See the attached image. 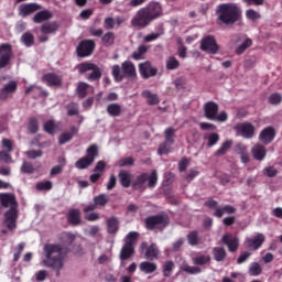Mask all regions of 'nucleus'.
I'll return each mask as SVG.
<instances>
[{"label":"nucleus","instance_id":"680f3d73","mask_svg":"<svg viewBox=\"0 0 282 282\" xmlns=\"http://www.w3.org/2000/svg\"><path fill=\"white\" fill-rule=\"evenodd\" d=\"M52 182L51 181H42L36 184L37 191H52Z\"/></svg>","mask_w":282,"mask_h":282},{"label":"nucleus","instance_id":"a19ab883","mask_svg":"<svg viewBox=\"0 0 282 282\" xmlns=\"http://www.w3.org/2000/svg\"><path fill=\"white\" fill-rule=\"evenodd\" d=\"M112 76L117 83H120V80H122V78H124V73H123L122 68H120L119 65L112 66Z\"/></svg>","mask_w":282,"mask_h":282},{"label":"nucleus","instance_id":"774afa93","mask_svg":"<svg viewBox=\"0 0 282 282\" xmlns=\"http://www.w3.org/2000/svg\"><path fill=\"white\" fill-rule=\"evenodd\" d=\"M208 140V147H215L219 142V135L217 133H210L207 137Z\"/></svg>","mask_w":282,"mask_h":282},{"label":"nucleus","instance_id":"3c124183","mask_svg":"<svg viewBox=\"0 0 282 282\" xmlns=\"http://www.w3.org/2000/svg\"><path fill=\"white\" fill-rule=\"evenodd\" d=\"M164 135H165V142H169V144H174L175 140L173 138H175V129L174 128H167L164 131Z\"/></svg>","mask_w":282,"mask_h":282},{"label":"nucleus","instance_id":"bb28decb","mask_svg":"<svg viewBox=\"0 0 282 282\" xmlns=\"http://www.w3.org/2000/svg\"><path fill=\"white\" fill-rule=\"evenodd\" d=\"M58 23L57 22H47L41 26L42 34H54V32H58Z\"/></svg>","mask_w":282,"mask_h":282},{"label":"nucleus","instance_id":"20e7f679","mask_svg":"<svg viewBox=\"0 0 282 282\" xmlns=\"http://www.w3.org/2000/svg\"><path fill=\"white\" fill-rule=\"evenodd\" d=\"M205 118L207 120H216V122H226L228 113L226 111L219 112V106L215 101H208L204 106Z\"/></svg>","mask_w":282,"mask_h":282},{"label":"nucleus","instance_id":"4be33fe9","mask_svg":"<svg viewBox=\"0 0 282 282\" xmlns=\"http://www.w3.org/2000/svg\"><path fill=\"white\" fill-rule=\"evenodd\" d=\"M234 213H237V209L232 205H225L215 209L214 217L221 218L223 215H234Z\"/></svg>","mask_w":282,"mask_h":282},{"label":"nucleus","instance_id":"49530a36","mask_svg":"<svg viewBox=\"0 0 282 282\" xmlns=\"http://www.w3.org/2000/svg\"><path fill=\"white\" fill-rule=\"evenodd\" d=\"M96 64L94 63H82L77 66L79 74H85L95 69Z\"/></svg>","mask_w":282,"mask_h":282},{"label":"nucleus","instance_id":"f704fd0d","mask_svg":"<svg viewBox=\"0 0 282 282\" xmlns=\"http://www.w3.org/2000/svg\"><path fill=\"white\" fill-rule=\"evenodd\" d=\"M119 223L118 218H110L107 220V230L110 235H115V232H118Z\"/></svg>","mask_w":282,"mask_h":282},{"label":"nucleus","instance_id":"6ab92c4d","mask_svg":"<svg viewBox=\"0 0 282 282\" xmlns=\"http://www.w3.org/2000/svg\"><path fill=\"white\" fill-rule=\"evenodd\" d=\"M41 4L39 3H28V4H22L20 7V14L22 17H30V14H34V12H39L41 10Z\"/></svg>","mask_w":282,"mask_h":282},{"label":"nucleus","instance_id":"4468645a","mask_svg":"<svg viewBox=\"0 0 282 282\" xmlns=\"http://www.w3.org/2000/svg\"><path fill=\"white\" fill-rule=\"evenodd\" d=\"M264 241L265 236L263 234H257L253 238H247L245 243L249 250H259Z\"/></svg>","mask_w":282,"mask_h":282},{"label":"nucleus","instance_id":"69168bd1","mask_svg":"<svg viewBox=\"0 0 282 282\" xmlns=\"http://www.w3.org/2000/svg\"><path fill=\"white\" fill-rule=\"evenodd\" d=\"M44 131H46V133L54 134V131H56V124L54 123V120H48L44 123Z\"/></svg>","mask_w":282,"mask_h":282},{"label":"nucleus","instance_id":"bf43d9fd","mask_svg":"<svg viewBox=\"0 0 282 282\" xmlns=\"http://www.w3.org/2000/svg\"><path fill=\"white\" fill-rule=\"evenodd\" d=\"M148 184L150 188H154L155 184H158V171L154 170L148 175Z\"/></svg>","mask_w":282,"mask_h":282},{"label":"nucleus","instance_id":"603ef678","mask_svg":"<svg viewBox=\"0 0 282 282\" xmlns=\"http://www.w3.org/2000/svg\"><path fill=\"white\" fill-rule=\"evenodd\" d=\"M171 147H173V144H170L166 141L161 143L158 150L159 155H167V153H171Z\"/></svg>","mask_w":282,"mask_h":282},{"label":"nucleus","instance_id":"052dcab7","mask_svg":"<svg viewBox=\"0 0 282 282\" xmlns=\"http://www.w3.org/2000/svg\"><path fill=\"white\" fill-rule=\"evenodd\" d=\"M26 158L29 160H36V158H42L43 156V151L41 150H29L25 152Z\"/></svg>","mask_w":282,"mask_h":282},{"label":"nucleus","instance_id":"c03bdc74","mask_svg":"<svg viewBox=\"0 0 282 282\" xmlns=\"http://www.w3.org/2000/svg\"><path fill=\"white\" fill-rule=\"evenodd\" d=\"M173 270H175V263L173 261H166L163 264V276H171Z\"/></svg>","mask_w":282,"mask_h":282},{"label":"nucleus","instance_id":"09e8293b","mask_svg":"<svg viewBox=\"0 0 282 282\" xmlns=\"http://www.w3.org/2000/svg\"><path fill=\"white\" fill-rule=\"evenodd\" d=\"M252 46V40L246 39L237 48L236 53L243 54L248 47Z\"/></svg>","mask_w":282,"mask_h":282},{"label":"nucleus","instance_id":"864d4df0","mask_svg":"<svg viewBox=\"0 0 282 282\" xmlns=\"http://www.w3.org/2000/svg\"><path fill=\"white\" fill-rule=\"evenodd\" d=\"M187 241L189 246H197L199 243V234L197 231H192L187 235Z\"/></svg>","mask_w":282,"mask_h":282},{"label":"nucleus","instance_id":"9d476101","mask_svg":"<svg viewBox=\"0 0 282 282\" xmlns=\"http://www.w3.org/2000/svg\"><path fill=\"white\" fill-rule=\"evenodd\" d=\"M17 89H19V82L10 80L4 84L0 89V100H8V98H12L14 94H17Z\"/></svg>","mask_w":282,"mask_h":282},{"label":"nucleus","instance_id":"f257e3e1","mask_svg":"<svg viewBox=\"0 0 282 282\" xmlns=\"http://www.w3.org/2000/svg\"><path fill=\"white\" fill-rule=\"evenodd\" d=\"M44 259L42 265L44 268H52L56 272V276H61V270L65 268V257L67 251L62 245L48 243L43 248Z\"/></svg>","mask_w":282,"mask_h":282},{"label":"nucleus","instance_id":"4c0bfd02","mask_svg":"<svg viewBox=\"0 0 282 282\" xmlns=\"http://www.w3.org/2000/svg\"><path fill=\"white\" fill-rule=\"evenodd\" d=\"M91 91V86L87 83H79L77 86V94L80 98H85L87 96V91Z\"/></svg>","mask_w":282,"mask_h":282},{"label":"nucleus","instance_id":"a211bd4d","mask_svg":"<svg viewBox=\"0 0 282 282\" xmlns=\"http://www.w3.org/2000/svg\"><path fill=\"white\" fill-rule=\"evenodd\" d=\"M43 83H46L48 87H58L63 83V79L61 76L54 74V73H48L42 77Z\"/></svg>","mask_w":282,"mask_h":282},{"label":"nucleus","instance_id":"ea45409f","mask_svg":"<svg viewBox=\"0 0 282 282\" xmlns=\"http://www.w3.org/2000/svg\"><path fill=\"white\" fill-rule=\"evenodd\" d=\"M94 203L98 206H107L109 204V196L106 194H99L98 196L94 197Z\"/></svg>","mask_w":282,"mask_h":282},{"label":"nucleus","instance_id":"ddd939ff","mask_svg":"<svg viewBox=\"0 0 282 282\" xmlns=\"http://www.w3.org/2000/svg\"><path fill=\"white\" fill-rule=\"evenodd\" d=\"M145 12L151 17L152 21L162 17V4L160 2H150L148 6L143 7Z\"/></svg>","mask_w":282,"mask_h":282},{"label":"nucleus","instance_id":"f03ea898","mask_svg":"<svg viewBox=\"0 0 282 282\" xmlns=\"http://www.w3.org/2000/svg\"><path fill=\"white\" fill-rule=\"evenodd\" d=\"M217 22L224 25H235L241 19V7L235 2L221 3L216 10Z\"/></svg>","mask_w":282,"mask_h":282},{"label":"nucleus","instance_id":"a878e982","mask_svg":"<svg viewBox=\"0 0 282 282\" xmlns=\"http://www.w3.org/2000/svg\"><path fill=\"white\" fill-rule=\"evenodd\" d=\"M139 270L144 274H153L158 270V264L149 261L141 262Z\"/></svg>","mask_w":282,"mask_h":282},{"label":"nucleus","instance_id":"412c9836","mask_svg":"<svg viewBox=\"0 0 282 282\" xmlns=\"http://www.w3.org/2000/svg\"><path fill=\"white\" fill-rule=\"evenodd\" d=\"M119 181L123 188H129V186H131V182H133V174L129 171L121 170L119 172Z\"/></svg>","mask_w":282,"mask_h":282},{"label":"nucleus","instance_id":"e2e57ef3","mask_svg":"<svg viewBox=\"0 0 282 282\" xmlns=\"http://www.w3.org/2000/svg\"><path fill=\"white\" fill-rule=\"evenodd\" d=\"M246 17L249 21H258V19H261V14L252 9L246 11Z\"/></svg>","mask_w":282,"mask_h":282},{"label":"nucleus","instance_id":"473e14b6","mask_svg":"<svg viewBox=\"0 0 282 282\" xmlns=\"http://www.w3.org/2000/svg\"><path fill=\"white\" fill-rule=\"evenodd\" d=\"M194 265H208L210 263V256L199 254L192 258Z\"/></svg>","mask_w":282,"mask_h":282},{"label":"nucleus","instance_id":"5701e85b","mask_svg":"<svg viewBox=\"0 0 282 282\" xmlns=\"http://www.w3.org/2000/svg\"><path fill=\"white\" fill-rule=\"evenodd\" d=\"M121 68L123 72V76H128L129 78H135V65H133L130 61L123 62L121 64Z\"/></svg>","mask_w":282,"mask_h":282},{"label":"nucleus","instance_id":"72a5a7b5","mask_svg":"<svg viewBox=\"0 0 282 282\" xmlns=\"http://www.w3.org/2000/svg\"><path fill=\"white\" fill-rule=\"evenodd\" d=\"M133 246L131 245H124L120 252V259L121 261H127V259H130V257H133Z\"/></svg>","mask_w":282,"mask_h":282},{"label":"nucleus","instance_id":"de8ad7c7","mask_svg":"<svg viewBox=\"0 0 282 282\" xmlns=\"http://www.w3.org/2000/svg\"><path fill=\"white\" fill-rule=\"evenodd\" d=\"M24 94H44L45 96H47V91H44L43 88L36 85L28 86L24 90Z\"/></svg>","mask_w":282,"mask_h":282},{"label":"nucleus","instance_id":"c85d7f7f","mask_svg":"<svg viewBox=\"0 0 282 282\" xmlns=\"http://www.w3.org/2000/svg\"><path fill=\"white\" fill-rule=\"evenodd\" d=\"M107 113L112 118H118L122 113V106L120 104H109L107 106Z\"/></svg>","mask_w":282,"mask_h":282},{"label":"nucleus","instance_id":"393cba45","mask_svg":"<svg viewBox=\"0 0 282 282\" xmlns=\"http://www.w3.org/2000/svg\"><path fill=\"white\" fill-rule=\"evenodd\" d=\"M141 96L145 98L148 105H160V97H158V94H153L149 89L143 90Z\"/></svg>","mask_w":282,"mask_h":282},{"label":"nucleus","instance_id":"4d7b16f0","mask_svg":"<svg viewBox=\"0 0 282 282\" xmlns=\"http://www.w3.org/2000/svg\"><path fill=\"white\" fill-rule=\"evenodd\" d=\"M281 102H282L281 93H273L269 96V104L270 105H281Z\"/></svg>","mask_w":282,"mask_h":282},{"label":"nucleus","instance_id":"b1692460","mask_svg":"<svg viewBox=\"0 0 282 282\" xmlns=\"http://www.w3.org/2000/svg\"><path fill=\"white\" fill-rule=\"evenodd\" d=\"M76 133H78V128L72 127L69 132H64L59 135L58 143L67 144V142L72 141V139L74 138V135H76Z\"/></svg>","mask_w":282,"mask_h":282},{"label":"nucleus","instance_id":"6e6d98bb","mask_svg":"<svg viewBox=\"0 0 282 282\" xmlns=\"http://www.w3.org/2000/svg\"><path fill=\"white\" fill-rule=\"evenodd\" d=\"M180 67V61L171 56L166 59V69H177Z\"/></svg>","mask_w":282,"mask_h":282},{"label":"nucleus","instance_id":"0eeeda50","mask_svg":"<svg viewBox=\"0 0 282 282\" xmlns=\"http://www.w3.org/2000/svg\"><path fill=\"white\" fill-rule=\"evenodd\" d=\"M234 131H236L237 135H240L246 140H250L254 137V126H252V123L250 122L237 123L234 127Z\"/></svg>","mask_w":282,"mask_h":282},{"label":"nucleus","instance_id":"13d9d810","mask_svg":"<svg viewBox=\"0 0 282 282\" xmlns=\"http://www.w3.org/2000/svg\"><path fill=\"white\" fill-rule=\"evenodd\" d=\"M116 36L113 35V33L108 32L102 36V43L104 45H106L107 47H109V45H113V41H115Z\"/></svg>","mask_w":282,"mask_h":282},{"label":"nucleus","instance_id":"9b49d317","mask_svg":"<svg viewBox=\"0 0 282 282\" xmlns=\"http://www.w3.org/2000/svg\"><path fill=\"white\" fill-rule=\"evenodd\" d=\"M94 47H96V43L93 40L80 42V44L77 46V56H80L82 58L91 56L94 53Z\"/></svg>","mask_w":282,"mask_h":282},{"label":"nucleus","instance_id":"58836bf2","mask_svg":"<svg viewBox=\"0 0 282 282\" xmlns=\"http://www.w3.org/2000/svg\"><path fill=\"white\" fill-rule=\"evenodd\" d=\"M263 272V269H261V264L258 262H253L249 265V274L250 276H259Z\"/></svg>","mask_w":282,"mask_h":282},{"label":"nucleus","instance_id":"2eb2a0df","mask_svg":"<svg viewBox=\"0 0 282 282\" xmlns=\"http://www.w3.org/2000/svg\"><path fill=\"white\" fill-rule=\"evenodd\" d=\"M275 135H276V132H274V128L267 127L260 132L259 140L260 142H262V144H270V142L274 140Z\"/></svg>","mask_w":282,"mask_h":282},{"label":"nucleus","instance_id":"5fc2aeb1","mask_svg":"<svg viewBox=\"0 0 282 282\" xmlns=\"http://www.w3.org/2000/svg\"><path fill=\"white\" fill-rule=\"evenodd\" d=\"M102 76L100 68L95 65V68L91 69V74L87 76L88 80H98Z\"/></svg>","mask_w":282,"mask_h":282},{"label":"nucleus","instance_id":"f3484780","mask_svg":"<svg viewBox=\"0 0 282 282\" xmlns=\"http://www.w3.org/2000/svg\"><path fill=\"white\" fill-rule=\"evenodd\" d=\"M223 242L228 247L229 252H235L239 248V239L231 234L224 235Z\"/></svg>","mask_w":282,"mask_h":282},{"label":"nucleus","instance_id":"aec40b11","mask_svg":"<svg viewBox=\"0 0 282 282\" xmlns=\"http://www.w3.org/2000/svg\"><path fill=\"white\" fill-rule=\"evenodd\" d=\"M251 153L254 160L263 162V160H265V155H268V150H265V147L261 144H256L252 147Z\"/></svg>","mask_w":282,"mask_h":282},{"label":"nucleus","instance_id":"dca6fc26","mask_svg":"<svg viewBox=\"0 0 282 282\" xmlns=\"http://www.w3.org/2000/svg\"><path fill=\"white\" fill-rule=\"evenodd\" d=\"M139 72L142 78H151V76H155V74H158V69L151 66V62L139 64Z\"/></svg>","mask_w":282,"mask_h":282},{"label":"nucleus","instance_id":"2f4dec72","mask_svg":"<svg viewBox=\"0 0 282 282\" xmlns=\"http://www.w3.org/2000/svg\"><path fill=\"white\" fill-rule=\"evenodd\" d=\"M68 224H72L73 226H78V224H80V210L70 209L68 212Z\"/></svg>","mask_w":282,"mask_h":282},{"label":"nucleus","instance_id":"a18cd8bd","mask_svg":"<svg viewBox=\"0 0 282 282\" xmlns=\"http://www.w3.org/2000/svg\"><path fill=\"white\" fill-rule=\"evenodd\" d=\"M214 259L216 261H224L226 259V249L221 247L214 248Z\"/></svg>","mask_w":282,"mask_h":282},{"label":"nucleus","instance_id":"423d86ee","mask_svg":"<svg viewBox=\"0 0 282 282\" xmlns=\"http://www.w3.org/2000/svg\"><path fill=\"white\" fill-rule=\"evenodd\" d=\"M151 23H153V19L145 12L143 8L139 9L131 20V25L140 29L149 28Z\"/></svg>","mask_w":282,"mask_h":282},{"label":"nucleus","instance_id":"338daca9","mask_svg":"<svg viewBox=\"0 0 282 282\" xmlns=\"http://www.w3.org/2000/svg\"><path fill=\"white\" fill-rule=\"evenodd\" d=\"M68 116H78V104L72 102L67 107Z\"/></svg>","mask_w":282,"mask_h":282},{"label":"nucleus","instance_id":"cd10ccee","mask_svg":"<svg viewBox=\"0 0 282 282\" xmlns=\"http://www.w3.org/2000/svg\"><path fill=\"white\" fill-rule=\"evenodd\" d=\"M52 17V12L48 10L40 11L33 17V23H43V21H50Z\"/></svg>","mask_w":282,"mask_h":282},{"label":"nucleus","instance_id":"0e129e2a","mask_svg":"<svg viewBox=\"0 0 282 282\" xmlns=\"http://www.w3.org/2000/svg\"><path fill=\"white\" fill-rule=\"evenodd\" d=\"M29 131L31 133H37L39 132V120L36 118H32L29 121Z\"/></svg>","mask_w":282,"mask_h":282},{"label":"nucleus","instance_id":"1a4fd4ad","mask_svg":"<svg viewBox=\"0 0 282 282\" xmlns=\"http://www.w3.org/2000/svg\"><path fill=\"white\" fill-rule=\"evenodd\" d=\"M200 50L207 54H217L219 45L213 35H207L200 41Z\"/></svg>","mask_w":282,"mask_h":282},{"label":"nucleus","instance_id":"8fccbe9b","mask_svg":"<svg viewBox=\"0 0 282 282\" xmlns=\"http://www.w3.org/2000/svg\"><path fill=\"white\" fill-rule=\"evenodd\" d=\"M75 239H76V236L70 232H63L61 235V241L64 242L66 246L74 243Z\"/></svg>","mask_w":282,"mask_h":282},{"label":"nucleus","instance_id":"c9c22d12","mask_svg":"<svg viewBox=\"0 0 282 282\" xmlns=\"http://www.w3.org/2000/svg\"><path fill=\"white\" fill-rule=\"evenodd\" d=\"M181 270L187 274H202V269L199 267H191L188 263H183Z\"/></svg>","mask_w":282,"mask_h":282},{"label":"nucleus","instance_id":"37998d69","mask_svg":"<svg viewBox=\"0 0 282 282\" xmlns=\"http://www.w3.org/2000/svg\"><path fill=\"white\" fill-rule=\"evenodd\" d=\"M138 237H140V234L135 232V231H130L126 238V246H132L135 243V241H138Z\"/></svg>","mask_w":282,"mask_h":282},{"label":"nucleus","instance_id":"7ed1b4c3","mask_svg":"<svg viewBox=\"0 0 282 282\" xmlns=\"http://www.w3.org/2000/svg\"><path fill=\"white\" fill-rule=\"evenodd\" d=\"M0 202L4 208H10L4 214V225L9 230H14L17 228V218L19 217L17 197L13 194H0Z\"/></svg>","mask_w":282,"mask_h":282},{"label":"nucleus","instance_id":"39448f33","mask_svg":"<svg viewBox=\"0 0 282 282\" xmlns=\"http://www.w3.org/2000/svg\"><path fill=\"white\" fill-rule=\"evenodd\" d=\"M98 158V147L96 145H90L87 149V155L79 159L76 163L75 166L76 169H79V171H83L87 169L88 166H91L94 164V161Z\"/></svg>","mask_w":282,"mask_h":282},{"label":"nucleus","instance_id":"e433bc0d","mask_svg":"<svg viewBox=\"0 0 282 282\" xmlns=\"http://www.w3.org/2000/svg\"><path fill=\"white\" fill-rule=\"evenodd\" d=\"M149 51V48L144 45H140L137 51L133 52L132 58L134 61H142L144 58V54Z\"/></svg>","mask_w":282,"mask_h":282},{"label":"nucleus","instance_id":"7c9ffc66","mask_svg":"<svg viewBox=\"0 0 282 282\" xmlns=\"http://www.w3.org/2000/svg\"><path fill=\"white\" fill-rule=\"evenodd\" d=\"M145 257L150 261H153V259H159L160 249H158V246L155 243H152L150 247H148L147 252H145Z\"/></svg>","mask_w":282,"mask_h":282},{"label":"nucleus","instance_id":"f8f14e48","mask_svg":"<svg viewBox=\"0 0 282 282\" xmlns=\"http://www.w3.org/2000/svg\"><path fill=\"white\" fill-rule=\"evenodd\" d=\"M12 58V46L10 44L0 45V69L8 67Z\"/></svg>","mask_w":282,"mask_h":282},{"label":"nucleus","instance_id":"c756f323","mask_svg":"<svg viewBox=\"0 0 282 282\" xmlns=\"http://www.w3.org/2000/svg\"><path fill=\"white\" fill-rule=\"evenodd\" d=\"M232 147V140H227L221 143L220 148L215 152L216 158H221V155H226L228 151H230Z\"/></svg>","mask_w":282,"mask_h":282},{"label":"nucleus","instance_id":"6e6552de","mask_svg":"<svg viewBox=\"0 0 282 282\" xmlns=\"http://www.w3.org/2000/svg\"><path fill=\"white\" fill-rule=\"evenodd\" d=\"M145 224L149 230H154V228H165V226H169V216L166 215L151 216L145 219Z\"/></svg>","mask_w":282,"mask_h":282},{"label":"nucleus","instance_id":"79ce46f5","mask_svg":"<svg viewBox=\"0 0 282 282\" xmlns=\"http://www.w3.org/2000/svg\"><path fill=\"white\" fill-rule=\"evenodd\" d=\"M21 41L26 47H32V45H34V35L26 32L21 36Z\"/></svg>","mask_w":282,"mask_h":282}]
</instances>
